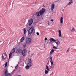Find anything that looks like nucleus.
Masks as SVG:
<instances>
[{"instance_id":"nucleus-1","label":"nucleus","mask_w":76,"mask_h":76,"mask_svg":"<svg viewBox=\"0 0 76 76\" xmlns=\"http://www.w3.org/2000/svg\"><path fill=\"white\" fill-rule=\"evenodd\" d=\"M45 9L42 8V10H40V12H38L36 13V15L37 16H39L41 15H42L44 14V13H45Z\"/></svg>"},{"instance_id":"nucleus-2","label":"nucleus","mask_w":76,"mask_h":76,"mask_svg":"<svg viewBox=\"0 0 76 76\" xmlns=\"http://www.w3.org/2000/svg\"><path fill=\"white\" fill-rule=\"evenodd\" d=\"M26 44H30L31 43V39L27 38L26 39Z\"/></svg>"},{"instance_id":"nucleus-3","label":"nucleus","mask_w":76,"mask_h":76,"mask_svg":"<svg viewBox=\"0 0 76 76\" xmlns=\"http://www.w3.org/2000/svg\"><path fill=\"white\" fill-rule=\"evenodd\" d=\"M28 63L27 65L28 66H29L30 67H31L32 66V61L30 59H28Z\"/></svg>"},{"instance_id":"nucleus-4","label":"nucleus","mask_w":76,"mask_h":76,"mask_svg":"<svg viewBox=\"0 0 76 76\" xmlns=\"http://www.w3.org/2000/svg\"><path fill=\"white\" fill-rule=\"evenodd\" d=\"M26 53H27V50H26V49H24L23 51L22 50L21 52L22 55H23L24 56H26Z\"/></svg>"},{"instance_id":"nucleus-5","label":"nucleus","mask_w":76,"mask_h":76,"mask_svg":"<svg viewBox=\"0 0 76 76\" xmlns=\"http://www.w3.org/2000/svg\"><path fill=\"white\" fill-rule=\"evenodd\" d=\"M22 50L21 49H18L17 50L16 53L17 54L19 55V54H20L22 53Z\"/></svg>"},{"instance_id":"nucleus-6","label":"nucleus","mask_w":76,"mask_h":76,"mask_svg":"<svg viewBox=\"0 0 76 76\" xmlns=\"http://www.w3.org/2000/svg\"><path fill=\"white\" fill-rule=\"evenodd\" d=\"M5 76H11V75L10 73H8V70L7 69L5 70Z\"/></svg>"},{"instance_id":"nucleus-7","label":"nucleus","mask_w":76,"mask_h":76,"mask_svg":"<svg viewBox=\"0 0 76 76\" xmlns=\"http://www.w3.org/2000/svg\"><path fill=\"white\" fill-rule=\"evenodd\" d=\"M32 23H33V19H31L30 20H28V23L29 24V25H31L32 24Z\"/></svg>"},{"instance_id":"nucleus-8","label":"nucleus","mask_w":76,"mask_h":76,"mask_svg":"<svg viewBox=\"0 0 76 76\" xmlns=\"http://www.w3.org/2000/svg\"><path fill=\"white\" fill-rule=\"evenodd\" d=\"M2 58L3 59H6L7 58V55L5 53H3L2 56Z\"/></svg>"},{"instance_id":"nucleus-9","label":"nucleus","mask_w":76,"mask_h":76,"mask_svg":"<svg viewBox=\"0 0 76 76\" xmlns=\"http://www.w3.org/2000/svg\"><path fill=\"white\" fill-rule=\"evenodd\" d=\"M15 51V48H14L11 51V52L10 53V54H9L10 56L9 58H10V57L12 56V53H14Z\"/></svg>"},{"instance_id":"nucleus-10","label":"nucleus","mask_w":76,"mask_h":76,"mask_svg":"<svg viewBox=\"0 0 76 76\" xmlns=\"http://www.w3.org/2000/svg\"><path fill=\"white\" fill-rule=\"evenodd\" d=\"M34 29L32 28H30L28 30V35H29V34H32L33 32Z\"/></svg>"},{"instance_id":"nucleus-11","label":"nucleus","mask_w":76,"mask_h":76,"mask_svg":"<svg viewBox=\"0 0 76 76\" xmlns=\"http://www.w3.org/2000/svg\"><path fill=\"white\" fill-rule=\"evenodd\" d=\"M73 1H71L69 2L68 3L67 5L65 6V7H67L68 6H70L71 4H72V3H73Z\"/></svg>"},{"instance_id":"nucleus-12","label":"nucleus","mask_w":76,"mask_h":76,"mask_svg":"<svg viewBox=\"0 0 76 76\" xmlns=\"http://www.w3.org/2000/svg\"><path fill=\"white\" fill-rule=\"evenodd\" d=\"M49 41H50L49 43H51V42H55V41H57V40H55L54 39H53V38H50L49 39Z\"/></svg>"},{"instance_id":"nucleus-13","label":"nucleus","mask_w":76,"mask_h":76,"mask_svg":"<svg viewBox=\"0 0 76 76\" xmlns=\"http://www.w3.org/2000/svg\"><path fill=\"white\" fill-rule=\"evenodd\" d=\"M54 7H55V5H54V3H53L51 7V10L52 11H53V10H54Z\"/></svg>"},{"instance_id":"nucleus-14","label":"nucleus","mask_w":76,"mask_h":76,"mask_svg":"<svg viewBox=\"0 0 76 76\" xmlns=\"http://www.w3.org/2000/svg\"><path fill=\"white\" fill-rule=\"evenodd\" d=\"M49 59H50L51 60V61H50V62L51 63V66H53V60H52V57H49Z\"/></svg>"},{"instance_id":"nucleus-15","label":"nucleus","mask_w":76,"mask_h":76,"mask_svg":"<svg viewBox=\"0 0 76 76\" xmlns=\"http://www.w3.org/2000/svg\"><path fill=\"white\" fill-rule=\"evenodd\" d=\"M55 42L57 44V46H58L59 44H60V42L59 40L58 41L56 40V41H55Z\"/></svg>"},{"instance_id":"nucleus-16","label":"nucleus","mask_w":76,"mask_h":76,"mask_svg":"<svg viewBox=\"0 0 76 76\" xmlns=\"http://www.w3.org/2000/svg\"><path fill=\"white\" fill-rule=\"evenodd\" d=\"M63 17H61L60 18V22L61 24L63 23Z\"/></svg>"},{"instance_id":"nucleus-17","label":"nucleus","mask_w":76,"mask_h":76,"mask_svg":"<svg viewBox=\"0 0 76 76\" xmlns=\"http://www.w3.org/2000/svg\"><path fill=\"white\" fill-rule=\"evenodd\" d=\"M54 52V50L52 49L49 53L50 55H52Z\"/></svg>"},{"instance_id":"nucleus-18","label":"nucleus","mask_w":76,"mask_h":76,"mask_svg":"<svg viewBox=\"0 0 76 76\" xmlns=\"http://www.w3.org/2000/svg\"><path fill=\"white\" fill-rule=\"evenodd\" d=\"M46 69L48 71H50V69H49V68H48V66L47 65H46Z\"/></svg>"},{"instance_id":"nucleus-19","label":"nucleus","mask_w":76,"mask_h":76,"mask_svg":"<svg viewBox=\"0 0 76 76\" xmlns=\"http://www.w3.org/2000/svg\"><path fill=\"white\" fill-rule=\"evenodd\" d=\"M24 36H25L26 35L25 34L26 33V28H24Z\"/></svg>"},{"instance_id":"nucleus-20","label":"nucleus","mask_w":76,"mask_h":76,"mask_svg":"<svg viewBox=\"0 0 76 76\" xmlns=\"http://www.w3.org/2000/svg\"><path fill=\"white\" fill-rule=\"evenodd\" d=\"M29 67H30L29 66H28L27 65V66H25V68L26 70H29Z\"/></svg>"},{"instance_id":"nucleus-21","label":"nucleus","mask_w":76,"mask_h":76,"mask_svg":"<svg viewBox=\"0 0 76 76\" xmlns=\"http://www.w3.org/2000/svg\"><path fill=\"white\" fill-rule=\"evenodd\" d=\"M58 31L59 33V37H61V31L58 30Z\"/></svg>"},{"instance_id":"nucleus-22","label":"nucleus","mask_w":76,"mask_h":76,"mask_svg":"<svg viewBox=\"0 0 76 76\" xmlns=\"http://www.w3.org/2000/svg\"><path fill=\"white\" fill-rule=\"evenodd\" d=\"M24 39H25V37H23L21 39V42H23V41L24 40Z\"/></svg>"},{"instance_id":"nucleus-23","label":"nucleus","mask_w":76,"mask_h":76,"mask_svg":"<svg viewBox=\"0 0 76 76\" xmlns=\"http://www.w3.org/2000/svg\"><path fill=\"white\" fill-rule=\"evenodd\" d=\"M18 65H17V66L15 67V69H14V71L18 69Z\"/></svg>"},{"instance_id":"nucleus-24","label":"nucleus","mask_w":76,"mask_h":76,"mask_svg":"<svg viewBox=\"0 0 76 76\" xmlns=\"http://www.w3.org/2000/svg\"><path fill=\"white\" fill-rule=\"evenodd\" d=\"M74 31H75V28L73 27L72 29L71 30V31L72 32H74Z\"/></svg>"},{"instance_id":"nucleus-25","label":"nucleus","mask_w":76,"mask_h":76,"mask_svg":"<svg viewBox=\"0 0 76 76\" xmlns=\"http://www.w3.org/2000/svg\"><path fill=\"white\" fill-rule=\"evenodd\" d=\"M48 71H47V70H45V74H48V73H49V72Z\"/></svg>"},{"instance_id":"nucleus-26","label":"nucleus","mask_w":76,"mask_h":76,"mask_svg":"<svg viewBox=\"0 0 76 76\" xmlns=\"http://www.w3.org/2000/svg\"><path fill=\"white\" fill-rule=\"evenodd\" d=\"M7 62H6L5 64V67H6L7 66Z\"/></svg>"},{"instance_id":"nucleus-27","label":"nucleus","mask_w":76,"mask_h":76,"mask_svg":"<svg viewBox=\"0 0 76 76\" xmlns=\"http://www.w3.org/2000/svg\"><path fill=\"white\" fill-rule=\"evenodd\" d=\"M69 50H70V48H69L68 49V50H67V52L68 53V52H69Z\"/></svg>"},{"instance_id":"nucleus-28","label":"nucleus","mask_w":76,"mask_h":76,"mask_svg":"<svg viewBox=\"0 0 76 76\" xmlns=\"http://www.w3.org/2000/svg\"><path fill=\"white\" fill-rule=\"evenodd\" d=\"M53 48H54L55 49H57V48L56 47H55V46L53 47Z\"/></svg>"},{"instance_id":"nucleus-29","label":"nucleus","mask_w":76,"mask_h":76,"mask_svg":"<svg viewBox=\"0 0 76 76\" xmlns=\"http://www.w3.org/2000/svg\"><path fill=\"white\" fill-rule=\"evenodd\" d=\"M36 34H37V35H39V33H38V32H37L36 33Z\"/></svg>"},{"instance_id":"nucleus-30","label":"nucleus","mask_w":76,"mask_h":76,"mask_svg":"<svg viewBox=\"0 0 76 76\" xmlns=\"http://www.w3.org/2000/svg\"><path fill=\"white\" fill-rule=\"evenodd\" d=\"M45 41H47V38H45V39H44Z\"/></svg>"},{"instance_id":"nucleus-31","label":"nucleus","mask_w":76,"mask_h":76,"mask_svg":"<svg viewBox=\"0 0 76 76\" xmlns=\"http://www.w3.org/2000/svg\"><path fill=\"white\" fill-rule=\"evenodd\" d=\"M51 22H53L54 21V20H53V19H52L51 20Z\"/></svg>"},{"instance_id":"nucleus-32","label":"nucleus","mask_w":76,"mask_h":76,"mask_svg":"<svg viewBox=\"0 0 76 76\" xmlns=\"http://www.w3.org/2000/svg\"><path fill=\"white\" fill-rule=\"evenodd\" d=\"M23 46L24 47H25L26 46V44H25L24 45H23Z\"/></svg>"},{"instance_id":"nucleus-33","label":"nucleus","mask_w":76,"mask_h":76,"mask_svg":"<svg viewBox=\"0 0 76 76\" xmlns=\"http://www.w3.org/2000/svg\"><path fill=\"white\" fill-rule=\"evenodd\" d=\"M52 75V74H48V75L49 76H50V75Z\"/></svg>"},{"instance_id":"nucleus-34","label":"nucleus","mask_w":76,"mask_h":76,"mask_svg":"<svg viewBox=\"0 0 76 76\" xmlns=\"http://www.w3.org/2000/svg\"><path fill=\"white\" fill-rule=\"evenodd\" d=\"M62 10H64V9H62Z\"/></svg>"},{"instance_id":"nucleus-35","label":"nucleus","mask_w":76,"mask_h":76,"mask_svg":"<svg viewBox=\"0 0 76 76\" xmlns=\"http://www.w3.org/2000/svg\"><path fill=\"white\" fill-rule=\"evenodd\" d=\"M49 25V23H48V25Z\"/></svg>"}]
</instances>
